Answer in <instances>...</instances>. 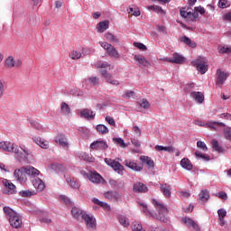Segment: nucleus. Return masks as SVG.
Here are the masks:
<instances>
[{
  "label": "nucleus",
  "mask_w": 231,
  "mask_h": 231,
  "mask_svg": "<svg viewBox=\"0 0 231 231\" xmlns=\"http://www.w3.org/2000/svg\"><path fill=\"white\" fill-rule=\"evenodd\" d=\"M152 204L154 205L157 213H152L147 208V205L143 203H140V207H142L141 210L143 214H150L152 217L154 219H158L162 223H168L169 222V209L163 204L158 202L156 199H152Z\"/></svg>",
  "instance_id": "obj_1"
},
{
  "label": "nucleus",
  "mask_w": 231,
  "mask_h": 231,
  "mask_svg": "<svg viewBox=\"0 0 231 231\" xmlns=\"http://www.w3.org/2000/svg\"><path fill=\"white\" fill-rule=\"evenodd\" d=\"M39 174H41V171L32 166L23 167L20 170L14 171V178L21 183L26 181V176H32L35 178V176H39Z\"/></svg>",
  "instance_id": "obj_2"
},
{
  "label": "nucleus",
  "mask_w": 231,
  "mask_h": 231,
  "mask_svg": "<svg viewBox=\"0 0 231 231\" xmlns=\"http://www.w3.org/2000/svg\"><path fill=\"white\" fill-rule=\"evenodd\" d=\"M196 12H191L189 7H182L180 10V16L189 21V23H194L198 17H199V14L203 15L205 14V8L203 7H195Z\"/></svg>",
  "instance_id": "obj_3"
},
{
  "label": "nucleus",
  "mask_w": 231,
  "mask_h": 231,
  "mask_svg": "<svg viewBox=\"0 0 231 231\" xmlns=\"http://www.w3.org/2000/svg\"><path fill=\"white\" fill-rule=\"evenodd\" d=\"M4 213L9 219V223L13 228H21L23 220L17 212L14 211L10 207H4Z\"/></svg>",
  "instance_id": "obj_4"
},
{
  "label": "nucleus",
  "mask_w": 231,
  "mask_h": 231,
  "mask_svg": "<svg viewBox=\"0 0 231 231\" xmlns=\"http://www.w3.org/2000/svg\"><path fill=\"white\" fill-rule=\"evenodd\" d=\"M192 66L196 68L201 75H205L206 71H208V65L205 58L199 57L196 60L191 62Z\"/></svg>",
  "instance_id": "obj_5"
},
{
  "label": "nucleus",
  "mask_w": 231,
  "mask_h": 231,
  "mask_svg": "<svg viewBox=\"0 0 231 231\" xmlns=\"http://www.w3.org/2000/svg\"><path fill=\"white\" fill-rule=\"evenodd\" d=\"M99 44L101 48H104V50H106L109 57H114V59H118V57H120L118 51L111 43H107L106 42H100Z\"/></svg>",
  "instance_id": "obj_6"
},
{
  "label": "nucleus",
  "mask_w": 231,
  "mask_h": 231,
  "mask_svg": "<svg viewBox=\"0 0 231 231\" xmlns=\"http://www.w3.org/2000/svg\"><path fill=\"white\" fill-rule=\"evenodd\" d=\"M105 163L111 167L118 174H124V166L118 162L116 160L105 158Z\"/></svg>",
  "instance_id": "obj_7"
},
{
  "label": "nucleus",
  "mask_w": 231,
  "mask_h": 231,
  "mask_svg": "<svg viewBox=\"0 0 231 231\" xmlns=\"http://www.w3.org/2000/svg\"><path fill=\"white\" fill-rule=\"evenodd\" d=\"M228 77H230V74L228 72H225L223 69H217L216 73L217 86H218V88H222L223 84H225Z\"/></svg>",
  "instance_id": "obj_8"
},
{
  "label": "nucleus",
  "mask_w": 231,
  "mask_h": 231,
  "mask_svg": "<svg viewBox=\"0 0 231 231\" xmlns=\"http://www.w3.org/2000/svg\"><path fill=\"white\" fill-rule=\"evenodd\" d=\"M0 149H3V151H5V152H15V154L19 153V146L10 142H5V141L1 142Z\"/></svg>",
  "instance_id": "obj_9"
},
{
  "label": "nucleus",
  "mask_w": 231,
  "mask_h": 231,
  "mask_svg": "<svg viewBox=\"0 0 231 231\" xmlns=\"http://www.w3.org/2000/svg\"><path fill=\"white\" fill-rule=\"evenodd\" d=\"M55 142L60 147L65 149V151H68L69 149V141H68V137L65 134H60L55 137Z\"/></svg>",
  "instance_id": "obj_10"
},
{
  "label": "nucleus",
  "mask_w": 231,
  "mask_h": 231,
  "mask_svg": "<svg viewBox=\"0 0 231 231\" xmlns=\"http://www.w3.org/2000/svg\"><path fill=\"white\" fill-rule=\"evenodd\" d=\"M2 183L4 185V194H7L8 196H10V194H15V185H14L12 181L4 179Z\"/></svg>",
  "instance_id": "obj_11"
},
{
  "label": "nucleus",
  "mask_w": 231,
  "mask_h": 231,
  "mask_svg": "<svg viewBox=\"0 0 231 231\" xmlns=\"http://www.w3.org/2000/svg\"><path fill=\"white\" fill-rule=\"evenodd\" d=\"M86 176L88 180H89V181L95 183L96 185H98V183H102V181H104V178H102L100 174L97 171L86 173Z\"/></svg>",
  "instance_id": "obj_12"
},
{
  "label": "nucleus",
  "mask_w": 231,
  "mask_h": 231,
  "mask_svg": "<svg viewBox=\"0 0 231 231\" xmlns=\"http://www.w3.org/2000/svg\"><path fill=\"white\" fill-rule=\"evenodd\" d=\"M23 61L21 60H15L14 59V56H9L7 59H5V66L6 68H20L22 66Z\"/></svg>",
  "instance_id": "obj_13"
},
{
  "label": "nucleus",
  "mask_w": 231,
  "mask_h": 231,
  "mask_svg": "<svg viewBox=\"0 0 231 231\" xmlns=\"http://www.w3.org/2000/svg\"><path fill=\"white\" fill-rule=\"evenodd\" d=\"M100 73H101L102 77H104V79H106V82H108V84H111L112 86H119L120 85V81H118L116 79H113V76L111 74L107 73V70L101 69Z\"/></svg>",
  "instance_id": "obj_14"
},
{
  "label": "nucleus",
  "mask_w": 231,
  "mask_h": 231,
  "mask_svg": "<svg viewBox=\"0 0 231 231\" xmlns=\"http://www.w3.org/2000/svg\"><path fill=\"white\" fill-rule=\"evenodd\" d=\"M125 167H128V169L135 171L136 172H140L143 169V166H142V164L134 162V161L133 160H125Z\"/></svg>",
  "instance_id": "obj_15"
},
{
  "label": "nucleus",
  "mask_w": 231,
  "mask_h": 231,
  "mask_svg": "<svg viewBox=\"0 0 231 231\" xmlns=\"http://www.w3.org/2000/svg\"><path fill=\"white\" fill-rule=\"evenodd\" d=\"M83 219L87 225V228H89V230H95L97 228V219L95 217L87 214Z\"/></svg>",
  "instance_id": "obj_16"
},
{
  "label": "nucleus",
  "mask_w": 231,
  "mask_h": 231,
  "mask_svg": "<svg viewBox=\"0 0 231 231\" xmlns=\"http://www.w3.org/2000/svg\"><path fill=\"white\" fill-rule=\"evenodd\" d=\"M108 147L107 143L104 141H95L90 144V148L96 151H106Z\"/></svg>",
  "instance_id": "obj_17"
},
{
  "label": "nucleus",
  "mask_w": 231,
  "mask_h": 231,
  "mask_svg": "<svg viewBox=\"0 0 231 231\" xmlns=\"http://www.w3.org/2000/svg\"><path fill=\"white\" fill-rule=\"evenodd\" d=\"M134 60H135V62H137V66H139V68H142V66L143 68H149V66H151V62L146 60L145 57H143L142 55H134Z\"/></svg>",
  "instance_id": "obj_18"
},
{
  "label": "nucleus",
  "mask_w": 231,
  "mask_h": 231,
  "mask_svg": "<svg viewBox=\"0 0 231 231\" xmlns=\"http://www.w3.org/2000/svg\"><path fill=\"white\" fill-rule=\"evenodd\" d=\"M65 180L67 183L71 187V189H80V182L76 180L75 178L69 176V174L65 175Z\"/></svg>",
  "instance_id": "obj_19"
},
{
  "label": "nucleus",
  "mask_w": 231,
  "mask_h": 231,
  "mask_svg": "<svg viewBox=\"0 0 231 231\" xmlns=\"http://www.w3.org/2000/svg\"><path fill=\"white\" fill-rule=\"evenodd\" d=\"M71 214L75 219H83V217L87 215L86 212L77 207L72 208Z\"/></svg>",
  "instance_id": "obj_20"
},
{
  "label": "nucleus",
  "mask_w": 231,
  "mask_h": 231,
  "mask_svg": "<svg viewBox=\"0 0 231 231\" xmlns=\"http://www.w3.org/2000/svg\"><path fill=\"white\" fill-rule=\"evenodd\" d=\"M184 60H185V57L178 53H173L172 58L167 59V61L171 62V64H183Z\"/></svg>",
  "instance_id": "obj_21"
},
{
  "label": "nucleus",
  "mask_w": 231,
  "mask_h": 231,
  "mask_svg": "<svg viewBox=\"0 0 231 231\" xmlns=\"http://www.w3.org/2000/svg\"><path fill=\"white\" fill-rule=\"evenodd\" d=\"M182 222L184 225H187V226H189V228H192L193 230H196V231L200 230L199 226H198V224L191 218L185 217L182 218Z\"/></svg>",
  "instance_id": "obj_22"
},
{
  "label": "nucleus",
  "mask_w": 231,
  "mask_h": 231,
  "mask_svg": "<svg viewBox=\"0 0 231 231\" xmlns=\"http://www.w3.org/2000/svg\"><path fill=\"white\" fill-rule=\"evenodd\" d=\"M161 192L163 194V196H165V198H171L172 192V188L171 187V185L164 183V184H161Z\"/></svg>",
  "instance_id": "obj_23"
},
{
  "label": "nucleus",
  "mask_w": 231,
  "mask_h": 231,
  "mask_svg": "<svg viewBox=\"0 0 231 231\" xmlns=\"http://www.w3.org/2000/svg\"><path fill=\"white\" fill-rule=\"evenodd\" d=\"M32 185L38 192H42L44 190V189L46 188L44 181H42V180H41V179H34L32 180Z\"/></svg>",
  "instance_id": "obj_24"
},
{
  "label": "nucleus",
  "mask_w": 231,
  "mask_h": 231,
  "mask_svg": "<svg viewBox=\"0 0 231 231\" xmlns=\"http://www.w3.org/2000/svg\"><path fill=\"white\" fill-rule=\"evenodd\" d=\"M33 143H37L42 149H48L50 147V143L48 141H44L41 137H34L32 138Z\"/></svg>",
  "instance_id": "obj_25"
},
{
  "label": "nucleus",
  "mask_w": 231,
  "mask_h": 231,
  "mask_svg": "<svg viewBox=\"0 0 231 231\" xmlns=\"http://www.w3.org/2000/svg\"><path fill=\"white\" fill-rule=\"evenodd\" d=\"M180 166L186 171H192L194 169V165H192V162H190V160H189V158L181 159Z\"/></svg>",
  "instance_id": "obj_26"
},
{
  "label": "nucleus",
  "mask_w": 231,
  "mask_h": 231,
  "mask_svg": "<svg viewBox=\"0 0 231 231\" xmlns=\"http://www.w3.org/2000/svg\"><path fill=\"white\" fill-rule=\"evenodd\" d=\"M141 162L146 165L147 169H154V161L148 156H142L140 158Z\"/></svg>",
  "instance_id": "obj_27"
},
{
  "label": "nucleus",
  "mask_w": 231,
  "mask_h": 231,
  "mask_svg": "<svg viewBox=\"0 0 231 231\" xmlns=\"http://www.w3.org/2000/svg\"><path fill=\"white\" fill-rule=\"evenodd\" d=\"M80 115L87 118V120H95V112L90 109L85 108L81 110Z\"/></svg>",
  "instance_id": "obj_28"
},
{
  "label": "nucleus",
  "mask_w": 231,
  "mask_h": 231,
  "mask_svg": "<svg viewBox=\"0 0 231 231\" xmlns=\"http://www.w3.org/2000/svg\"><path fill=\"white\" fill-rule=\"evenodd\" d=\"M190 97L194 98L198 104H203V102H205V96L201 92H191Z\"/></svg>",
  "instance_id": "obj_29"
},
{
  "label": "nucleus",
  "mask_w": 231,
  "mask_h": 231,
  "mask_svg": "<svg viewBox=\"0 0 231 231\" xmlns=\"http://www.w3.org/2000/svg\"><path fill=\"white\" fill-rule=\"evenodd\" d=\"M117 219L120 223V225L122 226H124V228H129L130 225H131V222H129V218L124 215H119L117 217Z\"/></svg>",
  "instance_id": "obj_30"
},
{
  "label": "nucleus",
  "mask_w": 231,
  "mask_h": 231,
  "mask_svg": "<svg viewBox=\"0 0 231 231\" xmlns=\"http://www.w3.org/2000/svg\"><path fill=\"white\" fill-rule=\"evenodd\" d=\"M147 186L142 182L134 184V192H147Z\"/></svg>",
  "instance_id": "obj_31"
},
{
  "label": "nucleus",
  "mask_w": 231,
  "mask_h": 231,
  "mask_svg": "<svg viewBox=\"0 0 231 231\" xmlns=\"http://www.w3.org/2000/svg\"><path fill=\"white\" fill-rule=\"evenodd\" d=\"M108 28H109V21L100 22L97 25V30L99 32V33H104V32H106V30H107Z\"/></svg>",
  "instance_id": "obj_32"
},
{
  "label": "nucleus",
  "mask_w": 231,
  "mask_h": 231,
  "mask_svg": "<svg viewBox=\"0 0 231 231\" xmlns=\"http://www.w3.org/2000/svg\"><path fill=\"white\" fill-rule=\"evenodd\" d=\"M71 113V108L66 102H62L60 106V114L68 116Z\"/></svg>",
  "instance_id": "obj_33"
},
{
  "label": "nucleus",
  "mask_w": 231,
  "mask_h": 231,
  "mask_svg": "<svg viewBox=\"0 0 231 231\" xmlns=\"http://www.w3.org/2000/svg\"><path fill=\"white\" fill-rule=\"evenodd\" d=\"M180 42H185L187 46H189V48H196L197 44L195 42H192L190 38L187 36H183L180 38Z\"/></svg>",
  "instance_id": "obj_34"
},
{
  "label": "nucleus",
  "mask_w": 231,
  "mask_h": 231,
  "mask_svg": "<svg viewBox=\"0 0 231 231\" xmlns=\"http://www.w3.org/2000/svg\"><path fill=\"white\" fill-rule=\"evenodd\" d=\"M155 151H158V152L165 151V152H174V147L155 145Z\"/></svg>",
  "instance_id": "obj_35"
},
{
  "label": "nucleus",
  "mask_w": 231,
  "mask_h": 231,
  "mask_svg": "<svg viewBox=\"0 0 231 231\" xmlns=\"http://www.w3.org/2000/svg\"><path fill=\"white\" fill-rule=\"evenodd\" d=\"M200 201H208L210 199V194L208 193V190L203 189L199 194Z\"/></svg>",
  "instance_id": "obj_36"
},
{
  "label": "nucleus",
  "mask_w": 231,
  "mask_h": 231,
  "mask_svg": "<svg viewBox=\"0 0 231 231\" xmlns=\"http://www.w3.org/2000/svg\"><path fill=\"white\" fill-rule=\"evenodd\" d=\"M97 132L100 133L101 134H107V133H109V129L107 128V126L104 125H97L96 126Z\"/></svg>",
  "instance_id": "obj_37"
},
{
  "label": "nucleus",
  "mask_w": 231,
  "mask_h": 231,
  "mask_svg": "<svg viewBox=\"0 0 231 231\" xmlns=\"http://www.w3.org/2000/svg\"><path fill=\"white\" fill-rule=\"evenodd\" d=\"M113 142L116 144L119 145V147H121L122 149H125V147H127V145H125V142H124V139L120 138V137H115L113 138Z\"/></svg>",
  "instance_id": "obj_38"
},
{
  "label": "nucleus",
  "mask_w": 231,
  "mask_h": 231,
  "mask_svg": "<svg viewBox=\"0 0 231 231\" xmlns=\"http://www.w3.org/2000/svg\"><path fill=\"white\" fill-rule=\"evenodd\" d=\"M211 144H212L214 151H216L217 152H223V147H221V145H219V143L217 140H213L211 142Z\"/></svg>",
  "instance_id": "obj_39"
},
{
  "label": "nucleus",
  "mask_w": 231,
  "mask_h": 231,
  "mask_svg": "<svg viewBox=\"0 0 231 231\" xmlns=\"http://www.w3.org/2000/svg\"><path fill=\"white\" fill-rule=\"evenodd\" d=\"M148 10H152L156 14H165V11L160 5H149Z\"/></svg>",
  "instance_id": "obj_40"
},
{
  "label": "nucleus",
  "mask_w": 231,
  "mask_h": 231,
  "mask_svg": "<svg viewBox=\"0 0 231 231\" xmlns=\"http://www.w3.org/2000/svg\"><path fill=\"white\" fill-rule=\"evenodd\" d=\"M69 57L70 59H72V60H78V59H80V57H82V52L79 51H72L69 53Z\"/></svg>",
  "instance_id": "obj_41"
},
{
  "label": "nucleus",
  "mask_w": 231,
  "mask_h": 231,
  "mask_svg": "<svg viewBox=\"0 0 231 231\" xmlns=\"http://www.w3.org/2000/svg\"><path fill=\"white\" fill-rule=\"evenodd\" d=\"M105 37L107 41H109L110 42H118V39L116 36H115L113 33L111 32H106L105 34Z\"/></svg>",
  "instance_id": "obj_42"
},
{
  "label": "nucleus",
  "mask_w": 231,
  "mask_h": 231,
  "mask_svg": "<svg viewBox=\"0 0 231 231\" xmlns=\"http://www.w3.org/2000/svg\"><path fill=\"white\" fill-rule=\"evenodd\" d=\"M206 125L208 127H209L210 129H216V127H217V125H220L221 127H225V123L208 122Z\"/></svg>",
  "instance_id": "obj_43"
},
{
  "label": "nucleus",
  "mask_w": 231,
  "mask_h": 231,
  "mask_svg": "<svg viewBox=\"0 0 231 231\" xmlns=\"http://www.w3.org/2000/svg\"><path fill=\"white\" fill-rule=\"evenodd\" d=\"M132 229H133V231H145V229H143V226H142V224H140L138 222H134L133 224Z\"/></svg>",
  "instance_id": "obj_44"
},
{
  "label": "nucleus",
  "mask_w": 231,
  "mask_h": 231,
  "mask_svg": "<svg viewBox=\"0 0 231 231\" xmlns=\"http://www.w3.org/2000/svg\"><path fill=\"white\" fill-rule=\"evenodd\" d=\"M128 14H131L132 15H134L135 17H139L141 12H140V9H138V8L130 7V8H128Z\"/></svg>",
  "instance_id": "obj_45"
},
{
  "label": "nucleus",
  "mask_w": 231,
  "mask_h": 231,
  "mask_svg": "<svg viewBox=\"0 0 231 231\" xmlns=\"http://www.w3.org/2000/svg\"><path fill=\"white\" fill-rule=\"evenodd\" d=\"M134 46L138 48V50H141V51H147V46L142 42H134Z\"/></svg>",
  "instance_id": "obj_46"
},
{
  "label": "nucleus",
  "mask_w": 231,
  "mask_h": 231,
  "mask_svg": "<svg viewBox=\"0 0 231 231\" xmlns=\"http://www.w3.org/2000/svg\"><path fill=\"white\" fill-rule=\"evenodd\" d=\"M139 106L141 107H143V109H149V107H151V105L149 104V101H147V99H143L139 101Z\"/></svg>",
  "instance_id": "obj_47"
},
{
  "label": "nucleus",
  "mask_w": 231,
  "mask_h": 231,
  "mask_svg": "<svg viewBox=\"0 0 231 231\" xmlns=\"http://www.w3.org/2000/svg\"><path fill=\"white\" fill-rule=\"evenodd\" d=\"M224 136L226 140L231 142V127H227L224 130Z\"/></svg>",
  "instance_id": "obj_48"
},
{
  "label": "nucleus",
  "mask_w": 231,
  "mask_h": 231,
  "mask_svg": "<svg viewBox=\"0 0 231 231\" xmlns=\"http://www.w3.org/2000/svg\"><path fill=\"white\" fill-rule=\"evenodd\" d=\"M197 147H199V149H202L204 151V152H207V151H208L207 144L205 143H203L202 141L197 142Z\"/></svg>",
  "instance_id": "obj_49"
},
{
  "label": "nucleus",
  "mask_w": 231,
  "mask_h": 231,
  "mask_svg": "<svg viewBox=\"0 0 231 231\" xmlns=\"http://www.w3.org/2000/svg\"><path fill=\"white\" fill-rule=\"evenodd\" d=\"M215 196L217 198H219L220 199H224L225 201H226V199H228V195H226V192H225V191H219Z\"/></svg>",
  "instance_id": "obj_50"
},
{
  "label": "nucleus",
  "mask_w": 231,
  "mask_h": 231,
  "mask_svg": "<svg viewBox=\"0 0 231 231\" xmlns=\"http://www.w3.org/2000/svg\"><path fill=\"white\" fill-rule=\"evenodd\" d=\"M88 81L90 82V84H92V86H98L100 82V80L97 77L88 78Z\"/></svg>",
  "instance_id": "obj_51"
},
{
  "label": "nucleus",
  "mask_w": 231,
  "mask_h": 231,
  "mask_svg": "<svg viewBox=\"0 0 231 231\" xmlns=\"http://www.w3.org/2000/svg\"><path fill=\"white\" fill-rule=\"evenodd\" d=\"M22 198H30V196H33V193L30 190H23L19 192Z\"/></svg>",
  "instance_id": "obj_52"
},
{
  "label": "nucleus",
  "mask_w": 231,
  "mask_h": 231,
  "mask_svg": "<svg viewBox=\"0 0 231 231\" xmlns=\"http://www.w3.org/2000/svg\"><path fill=\"white\" fill-rule=\"evenodd\" d=\"M219 53H231V47H218Z\"/></svg>",
  "instance_id": "obj_53"
},
{
  "label": "nucleus",
  "mask_w": 231,
  "mask_h": 231,
  "mask_svg": "<svg viewBox=\"0 0 231 231\" xmlns=\"http://www.w3.org/2000/svg\"><path fill=\"white\" fill-rule=\"evenodd\" d=\"M5 96V81L0 79V99Z\"/></svg>",
  "instance_id": "obj_54"
},
{
  "label": "nucleus",
  "mask_w": 231,
  "mask_h": 231,
  "mask_svg": "<svg viewBox=\"0 0 231 231\" xmlns=\"http://www.w3.org/2000/svg\"><path fill=\"white\" fill-rule=\"evenodd\" d=\"M217 214H218V218L226 217V210H225L224 208L218 209Z\"/></svg>",
  "instance_id": "obj_55"
},
{
  "label": "nucleus",
  "mask_w": 231,
  "mask_h": 231,
  "mask_svg": "<svg viewBox=\"0 0 231 231\" xmlns=\"http://www.w3.org/2000/svg\"><path fill=\"white\" fill-rule=\"evenodd\" d=\"M123 97H124V98H133V97H134V91L128 90V91L125 92Z\"/></svg>",
  "instance_id": "obj_56"
},
{
  "label": "nucleus",
  "mask_w": 231,
  "mask_h": 231,
  "mask_svg": "<svg viewBox=\"0 0 231 231\" xmlns=\"http://www.w3.org/2000/svg\"><path fill=\"white\" fill-rule=\"evenodd\" d=\"M106 120L110 125H116V122H115V119L109 116L106 117Z\"/></svg>",
  "instance_id": "obj_57"
},
{
  "label": "nucleus",
  "mask_w": 231,
  "mask_h": 231,
  "mask_svg": "<svg viewBox=\"0 0 231 231\" xmlns=\"http://www.w3.org/2000/svg\"><path fill=\"white\" fill-rule=\"evenodd\" d=\"M157 29L159 32H161L162 33H165L167 34V27L163 26V25H157Z\"/></svg>",
  "instance_id": "obj_58"
},
{
  "label": "nucleus",
  "mask_w": 231,
  "mask_h": 231,
  "mask_svg": "<svg viewBox=\"0 0 231 231\" xmlns=\"http://www.w3.org/2000/svg\"><path fill=\"white\" fill-rule=\"evenodd\" d=\"M220 118H226V120H231V114H228V113L221 114Z\"/></svg>",
  "instance_id": "obj_59"
},
{
  "label": "nucleus",
  "mask_w": 231,
  "mask_h": 231,
  "mask_svg": "<svg viewBox=\"0 0 231 231\" xmlns=\"http://www.w3.org/2000/svg\"><path fill=\"white\" fill-rule=\"evenodd\" d=\"M218 6L220 8H226V0H219Z\"/></svg>",
  "instance_id": "obj_60"
},
{
  "label": "nucleus",
  "mask_w": 231,
  "mask_h": 231,
  "mask_svg": "<svg viewBox=\"0 0 231 231\" xmlns=\"http://www.w3.org/2000/svg\"><path fill=\"white\" fill-rule=\"evenodd\" d=\"M99 207H102L103 208H106V210H111V207L108 206V204L106 202L101 201V203L99 204Z\"/></svg>",
  "instance_id": "obj_61"
},
{
  "label": "nucleus",
  "mask_w": 231,
  "mask_h": 231,
  "mask_svg": "<svg viewBox=\"0 0 231 231\" xmlns=\"http://www.w3.org/2000/svg\"><path fill=\"white\" fill-rule=\"evenodd\" d=\"M97 68H109V63H107V61L98 63Z\"/></svg>",
  "instance_id": "obj_62"
},
{
  "label": "nucleus",
  "mask_w": 231,
  "mask_h": 231,
  "mask_svg": "<svg viewBox=\"0 0 231 231\" xmlns=\"http://www.w3.org/2000/svg\"><path fill=\"white\" fill-rule=\"evenodd\" d=\"M224 20L228 21L229 23L231 22V12H228L224 15Z\"/></svg>",
  "instance_id": "obj_63"
},
{
  "label": "nucleus",
  "mask_w": 231,
  "mask_h": 231,
  "mask_svg": "<svg viewBox=\"0 0 231 231\" xmlns=\"http://www.w3.org/2000/svg\"><path fill=\"white\" fill-rule=\"evenodd\" d=\"M134 132L135 133V134H137V136H140L142 134V132L140 130V127L138 126H134Z\"/></svg>",
  "instance_id": "obj_64"
}]
</instances>
